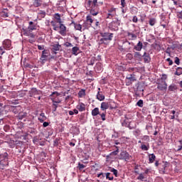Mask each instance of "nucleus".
Masks as SVG:
<instances>
[{
  "mask_svg": "<svg viewBox=\"0 0 182 182\" xmlns=\"http://www.w3.org/2000/svg\"><path fill=\"white\" fill-rule=\"evenodd\" d=\"M91 114L93 117H96V116H97V114H100V112L99 111V108L95 107V109H93L92 110Z\"/></svg>",
  "mask_w": 182,
  "mask_h": 182,
  "instance_id": "obj_29",
  "label": "nucleus"
},
{
  "mask_svg": "<svg viewBox=\"0 0 182 182\" xmlns=\"http://www.w3.org/2000/svg\"><path fill=\"white\" fill-rule=\"evenodd\" d=\"M132 159V156L129 154V152L126 151H123L119 154V160H124L125 161H129Z\"/></svg>",
  "mask_w": 182,
  "mask_h": 182,
  "instance_id": "obj_6",
  "label": "nucleus"
},
{
  "mask_svg": "<svg viewBox=\"0 0 182 182\" xmlns=\"http://www.w3.org/2000/svg\"><path fill=\"white\" fill-rule=\"evenodd\" d=\"M41 117H38V120L40 122V123H43V122L45 120H46L47 117L46 116H45V113L42 112L41 114H40Z\"/></svg>",
  "mask_w": 182,
  "mask_h": 182,
  "instance_id": "obj_32",
  "label": "nucleus"
},
{
  "mask_svg": "<svg viewBox=\"0 0 182 182\" xmlns=\"http://www.w3.org/2000/svg\"><path fill=\"white\" fill-rule=\"evenodd\" d=\"M100 35L102 38H104V39H109V41H113V36H114V34L113 33H109V32H104L100 33Z\"/></svg>",
  "mask_w": 182,
  "mask_h": 182,
  "instance_id": "obj_9",
  "label": "nucleus"
},
{
  "mask_svg": "<svg viewBox=\"0 0 182 182\" xmlns=\"http://www.w3.org/2000/svg\"><path fill=\"white\" fill-rule=\"evenodd\" d=\"M127 36L129 37V41H134L137 39V35L133 33L127 32Z\"/></svg>",
  "mask_w": 182,
  "mask_h": 182,
  "instance_id": "obj_24",
  "label": "nucleus"
},
{
  "mask_svg": "<svg viewBox=\"0 0 182 182\" xmlns=\"http://www.w3.org/2000/svg\"><path fill=\"white\" fill-rule=\"evenodd\" d=\"M119 26H120V20L119 19L112 21L108 24V28L110 29V31H119Z\"/></svg>",
  "mask_w": 182,
  "mask_h": 182,
  "instance_id": "obj_3",
  "label": "nucleus"
},
{
  "mask_svg": "<svg viewBox=\"0 0 182 182\" xmlns=\"http://www.w3.org/2000/svg\"><path fill=\"white\" fill-rule=\"evenodd\" d=\"M157 23V19L156 18H149V24L150 26H154Z\"/></svg>",
  "mask_w": 182,
  "mask_h": 182,
  "instance_id": "obj_28",
  "label": "nucleus"
},
{
  "mask_svg": "<svg viewBox=\"0 0 182 182\" xmlns=\"http://www.w3.org/2000/svg\"><path fill=\"white\" fill-rule=\"evenodd\" d=\"M52 50L56 55V52L60 50L61 46L59 43L51 45Z\"/></svg>",
  "mask_w": 182,
  "mask_h": 182,
  "instance_id": "obj_17",
  "label": "nucleus"
},
{
  "mask_svg": "<svg viewBox=\"0 0 182 182\" xmlns=\"http://www.w3.org/2000/svg\"><path fill=\"white\" fill-rule=\"evenodd\" d=\"M33 143H34V144H38V143H39V138L38 136H34L33 139Z\"/></svg>",
  "mask_w": 182,
  "mask_h": 182,
  "instance_id": "obj_43",
  "label": "nucleus"
},
{
  "mask_svg": "<svg viewBox=\"0 0 182 182\" xmlns=\"http://www.w3.org/2000/svg\"><path fill=\"white\" fill-rule=\"evenodd\" d=\"M48 126H49V122H45L43 123V127H48Z\"/></svg>",
  "mask_w": 182,
  "mask_h": 182,
  "instance_id": "obj_60",
  "label": "nucleus"
},
{
  "mask_svg": "<svg viewBox=\"0 0 182 182\" xmlns=\"http://www.w3.org/2000/svg\"><path fill=\"white\" fill-rule=\"evenodd\" d=\"M59 29H60V35H62V36H65V35H66V26L65 25H63V23H59Z\"/></svg>",
  "mask_w": 182,
  "mask_h": 182,
  "instance_id": "obj_12",
  "label": "nucleus"
},
{
  "mask_svg": "<svg viewBox=\"0 0 182 182\" xmlns=\"http://www.w3.org/2000/svg\"><path fill=\"white\" fill-rule=\"evenodd\" d=\"M85 167H86V166L83 165V164L78 163V166H77V168H78V170H80V171H82V170H83Z\"/></svg>",
  "mask_w": 182,
  "mask_h": 182,
  "instance_id": "obj_37",
  "label": "nucleus"
},
{
  "mask_svg": "<svg viewBox=\"0 0 182 182\" xmlns=\"http://www.w3.org/2000/svg\"><path fill=\"white\" fill-rule=\"evenodd\" d=\"M175 75L176 76H180V75H182V68L181 67H178L176 68V71L175 72Z\"/></svg>",
  "mask_w": 182,
  "mask_h": 182,
  "instance_id": "obj_35",
  "label": "nucleus"
},
{
  "mask_svg": "<svg viewBox=\"0 0 182 182\" xmlns=\"http://www.w3.org/2000/svg\"><path fill=\"white\" fill-rule=\"evenodd\" d=\"M4 131L6 132V130H9V126L6 125L4 126Z\"/></svg>",
  "mask_w": 182,
  "mask_h": 182,
  "instance_id": "obj_62",
  "label": "nucleus"
},
{
  "mask_svg": "<svg viewBox=\"0 0 182 182\" xmlns=\"http://www.w3.org/2000/svg\"><path fill=\"white\" fill-rule=\"evenodd\" d=\"M134 58L136 60H141V58H143V56L141 55V54L139 52H135L134 54Z\"/></svg>",
  "mask_w": 182,
  "mask_h": 182,
  "instance_id": "obj_30",
  "label": "nucleus"
},
{
  "mask_svg": "<svg viewBox=\"0 0 182 182\" xmlns=\"http://www.w3.org/2000/svg\"><path fill=\"white\" fill-rule=\"evenodd\" d=\"M134 49H135V50H137L138 52H140V50L143 49V43H141V41H139L136 46L134 47Z\"/></svg>",
  "mask_w": 182,
  "mask_h": 182,
  "instance_id": "obj_23",
  "label": "nucleus"
},
{
  "mask_svg": "<svg viewBox=\"0 0 182 182\" xmlns=\"http://www.w3.org/2000/svg\"><path fill=\"white\" fill-rule=\"evenodd\" d=\"M9 12L8 11L7 9H4L1 11H0V16L2 18H8Z\"/></svg>",
  "mask_w": 182,
  "mask_h": 182,
  "instance_id": "obj_20",
  "label": "nucleus"
},
{
  "mask_svg": "<svg viewBox=\"0 0 182 182\" xmlns=\"http://www.w3.org/2000/svg\"><path fill=\"white\" fill-rule=\"evenodd\" d=\"M139 2H141V4H142V5H144V4H146V2H147L146 0H138Z\"/></svg>",
  "mask_w": 182,
  "mask_h": 182,
  "instance_id": "obj_61",
  "label": "nucleus"
},
{
  "mask_svg": "<svg viewBox=\"0 0 182 182\" xmlns=\"http://www.w3.org/2000/svg\"><path fill=\"white\" fill-rule=\"evenodd\" d=\"M36 29H38V23L33 21H29L28 28H23L24 36H29L33 39L35 38V34L32 33V32H33V31H36Z\"/></svg>",
  "mask_w": 182,
  "mask_h": 182,
  "instance_id": "obj_1",
  "label": "nucleus"
},
{
  "mask_svg": "<svg viewBox=\"0 0 182 182\" xmlns=\"http://www.w3.org/2000/svg\"><path fill=\"white\" fill-rule=\"evenodd\" d=\"M43 2V0H34L33 6H35V8H39V6L42 5Z\"/></svg>",
  "mask_w": 182,
  "mask_h": 182,
  "instance_id": "obj_26",
  "label": "nucleus"
},
{
  "mask_svg": "<svg viewBox=\"0 0 182 182\" xmlns=\"http://www.w3.org/2000/svg\"><path fill=\"white\" fill-rule=\"evenodd\" d=\"M169 92H174V90H177V85H171L168 87Z\"/></svg>",
  "mask_w": 182,
  "mask_h": 182,
  "instance_id": "obj_36",
  "label": "nucleus"
},
{
  "mask_svg": "<svg viewBox=\"0 0 182 182\" xmlns=\"http://www.w3.org/2000/svg\"><path fill=\"white\" fill-rule=\"evenodd\" d=\"M166 61L168 62L169 66H171V65H173V60H171V58H167Z\"/></svg>",
  "mask_w": 182,
  "mask_h": 182,
  "instance_id": "obj_55",
  "label": "nucleus"
},
{
  "mask_svg": "<svg viewBox=\"0 0 182 182\" xmlns=\"http://www.w3.org/2000/svg\"><path fill=\"white\" fill-rule=\"evenodd\" d=\"M116 147V151H114L110 153L109 156H112V154H114V156H117V154H119V146H114Z\"/></svg>",
  "mask_w": 182,
  "mask_h": 182,
  "instance_id": "obj_40",
  "label": "nucleus"
},
{
  "mask_svg": "<svg viewBox=\"0 0 182 182\" xmlns=\"http://www.w3.org/2000/svg\"><path fill=\"white\" fill-rule=\"evenodd\" d=\"M64 46L66 47V48H72L73 46V45H72V43H69V42H66Z\"/></svg>",
  "mask_w": 182,
  "mask_h": 182,
  "instance_id": "obj_51",
  "label": "nucleus"
},
{
  "mask_svg": "<svg viewBox=\"0 0 182 182\" xmlns=\"http://www.w3.org/2000/svg\"><path fill=\"white\" fill-rule=\"evenodd\" d=\"M121 5H122V8H124V6H126V0H121Z\"/></svg>",
  "mask_w": 182,
  "mask_h": 182,
  "instance_id": "obj_57",
  "label": "nucleus"
},
{
  "mask_svg": "<svg viewBox=\"0 0 182 182\" xmlns=\"http://www.w3.org/2000/svg\"><path fill=\"white\" fill-rule=\"evenodd\" d=\"M133 82H136V76L134 74H129L127 75L125 79L126 86H130Z\"/></svg>",
  "mask_w": 182,
  "mask_h": 182,
  "instance_id": "obj_5",
  "label": "nucleus"
},
{
  "mask_svg": "<svg viewBox=\"0 0 182 182\" xmlns=\"http://www.w3.org/2000/svg\"><path fill=\"white\" fill-rule=\"evenodd\" d=\"M157 87L159 90H167V82L161 81V83H158Z\"/></svg>",
  "mask_w": 182,
  "mask_h": 182,
  "instance_id": "obj_16",
  "label": "nucleus"
},
{
  "mask_svg": "<svg viewBox=\"0 0 182 182\" xmlns=\"http://www.w3.org/2000/svg\"><path fill=\"white\" fill-rule=\"evenodd\" d=\"M144 63H150L151 58H150V54L149 53L144 52L142 55Z\"/></svg>",
  "mask_w": 182,
  "mask_h": 182,
  "instance_id": "obj_14",
  "label": "nucleus"
},
{
  "mask_svg": "<svg viewBox=\"0 0 182 182\" xmlns=\"http://www.w3.org/2000/svg\"><path fill=\"white\" fill-rule=\"evenodd\" d=\"M111 173H113L114 176H115V177H117V169H114V168H112L110 171Z\"/></svg>",
  "mask_w": 182,
  "mask_h": 182,
  "instance_id": "obj_44",
  "label": "nucleus"
},
{
  "mask_svg": "<svg viewBox=\"0 0 182 182\" xmlns=\"http://www.w3.org/2000/svg\"><path fill=\"white\" fill-rule=\"evenodd\" d=\"M127 57L128 59H129V60H132V59H133V54H132V53H128V54L127 55Z\"/></svg>",
  "mask_w": 182,
  "mask_h": 182,
  "instance_id": "obj_56",
  "label": "nucleus"
},
{
  "mask_svg": "<svg viewBox=\"0 0 182 182\" xmlns=\"http://www.w3.org/2000/svg\"><path fill=\"white\" fill-rule=\"evenodd\" d=\"M141 140H143L144 141H150V136H149L148 135H144V136H142Z\"/></svg>",
  "mask_w": 182,
  "mask_h": 182,
  "instance_id": "obj_41",
  "label": "nucleus"
},
{
  "mask_svg": "<svg viewBox=\"0 0 182 182\" xmlns=\"http://www.w3.org/2000/svg\"><path fill=\"white\" fill-rule=\"evenodd\" d=\"M85 6L87 11H90V9L97 6V0H85Z\"/></svg>",
  "mask_w": 182,
  "mask_h": 182,
  "instance_id": "obj_4",
  "label": "nucleus"
},
{
  "mask_svg": "<svg viewBox=\"0 0 182 182\" xmlns=\"http://www.w3.org/2000/svg\"><path fill=\"white\" fill-rule=\"evenodd\" d=\"M95 69L97 73H100L101 72H103V66L100 63H97L96 64Z\"/></svg>",
  "mask_w": 182,
  "mask_h": 182,
  "instance_id": "obj_18",
  "label": "nucleus"
},
{
  "mask_svg": "<svg viewBox=\"0 0 182 182\" xmlns=\"http://www.w3.org/2000/svg\"><path fill=\"white\" fill-rule=\"evenodd\" d=\"M114 109L115 107H112L111 104H109V102H103L101 103L100 109L102 110V112H106L107 109Z\"/></svg>",
  "mask_w": 182,
  "mask_h": 182,
  "instance_id": "obj_8",
  "label": "nucleus"
},
{
  "mask_svg": "<svg viewBox=\"0 0 182 182\" xmlns=\"http://www.w3.org/2000/svg\"><path fill=\"white\" fill-rule=\"evenodd\" d=\"M5 53V48L3 46H0V55Z\"/></svg>",
  "mask_w": 182,
  "mask_h": 182,
  "instance_id": "obj_52",
  "label": "nucleus"
},
{
  "mask_svg": "<svg viewBox=\"0 0 182 182\" xmlns=\"http://www.w3.org/2000/svg\"><path fill=\"white\" fill-rule=\"evenodd\" d=\"M137 180H141V181H143V180H144V173H139Z\"/></svg>",
  "mask_w": 182,
  "mask_h": 182,
  "instance_id": "obj_45",
  "label": "nucleus"
},
{
  "mask_svg": "<svg viewBox=\"0 0 182 182\" xmlns=\"http://www.w3.org/2000/svg\"><path fill=\"white\" fill-rule=\"evenodd\" d=\"M38 15H41V18H45V16H46V12H45V11L40 10Z\"/></svg>",
  "mask_w": 182,
  "mask_h": 182,
  "instance_id": "obj_42",
  "label": "nucleus"
},
{
  "mask_svg": "<svg viewBox=\"0 0 182 182\" xmlns=\"http://www.w3.org/2000/svg\"><path fill=\"white\" fill-rule=\"evenodd\" d=\"M146 129L149 132V130H151V129H153V127L151 125H146Z\"/></svg>",
  "mask_w": 182,
  "mask_h": 182,
  "instance_id": "obj_58",
  "label": "nucleus"
},
{
  "mask_svg": "<svg viewBox=\"0 0 182 182\" xmlns=\"http://www.w3.org/2000/svg\"><path fill=\"white\" fill-rule=\"evenodd\" d=\"M106 178L109 181H112L113 180V176H110V173L108 172L106 173Z\"/></svg>",
  "mask_w": 182,
  "mask_h": 182,
  "instance_id": "obj_47",
  "label": "nucleus"
},
{
  "mask_svg": "<svg viewBox=\"0 0 182 182\" xmlns=\"http://www.w3.org/2000/svg\"><path fill=\"white\" fill-rule=\"evenodd\" d=\"M84 96H86V90L81 89L78 92V97H84Z\"/></svg>",
  "mask_w": 182,
  "mask_h": 182,
  "instance_id": "obj_31",
  "label": "nucleus"
},
{
  "mask_svg": "<svg viewBox=\"0 0 182 182\" xmlns=\"http://www.w3.org/2000/svg\"><path fill=\"white\" fill-rule=\"evenodd\" d=\"M53 18L55 20L52 21L50 23L53 28V30L58 31V29H59V26H58L57 23H62V18H60V14L56 13L54 14Z\"/></svg>",
  "mask_w": 182,
  "mask_h": 182,
  "instance_id": "obj_2",
  "label": "nucleus"
},
{
  "mask_svg": "<svg viewBox=\"0 0 182 182\" xmlns=\"http://www.w3.org/2000/svg\"><path fill=\"white\" fill-rule=\"evenodd\" d=\"M98 92L97 94V99L100 100V102H103L105 100V95L100 92V88H98Z\"/></svg>",
  "mask_w": 182,
  "mask_h": 182,
  "instance_id": "obj_19",
  "label": "nucleus"
},
{
  "mask_svg": "<svg viewBox=\"0 0 182 182\" xmlns=\"http://www.w3.org/2000/svg\"><path fill=\"white\" fill-rule=\"evenodd\" d=\"M112 42L110 38H104L103 37L98 41L100 45H109Z\"/></svg>",
  "mask_w": 182,
  "mask_h": 182,
  "instance_id": "obj_15",
  "label": "nucleus"
},
{
  "mask_svg": "<svg viewBox=\"0 0 182 182\" xmlns=\"http://www.w3.org/2000/svg\"><path fill=\"white\" fill-rule=\"evenodd\" d=\"M95 60H96V58L92 57V58H91L90 65H91L92 66H93V65H95Z\"/></svg>",
  "mask_w": 182,
  "mask_h": 182,
  "instance_id": "obj_54",
  "label": "nucleus"
},
{
  "mask_svg": "<svg viewBox=\"0 0 182 182\" xmlns=\"http://www.w3.org/2000/svg\"><path fill=\"white\" fill-rule=\"evenodd\" d=\"M86 22H88L90 25L95 22V20L92 18V16L88 15L86 16Z\"/></svg>",
  "mask_w": 182,
  "mask_h": 182,
  "instance_id": "obj_34",
  "label": "nucleus"
},
{
  "mask_svg": "<svg viewBox=\"0 0 182 182\" xmlns=\"http://www.w3.org/2000/svg\"><path fill=\"white\" fill-rule=\"evenodd\" d=\"M100 116L101 117L102 121L105 122V120H106V111H105L102 114H100Z\"/></svg>",
  "mask_w": 182,
  "mask_h": 182,
  "instance_id": "obj_39",
  "label": "nucleus"
},
{
  "mask_svg": "<svg viewBox=\"0 0 182 182\" xmlns=\"http://www.w3.org/2000/svg\"><path fill=\"white\" fill-rule=\"evenodd\" d=\"M38 50H43V46H38Z\"/></svg>",
  "mask_w": 182,
  "mask_h": 182,
  "instance_id": "obj_63",
  "label": "nucleus"
},
{
  "mask_svg": "<svg viewBox=\"0 0 182 182\" xmlns=\"http://www.w3.org/2000/svg\"><path fill=\"white\" fill-rule=\"evenodd\" d=\"M114 16H116V8L111 7L108 9L107 19H112Z\"/></svg>",
  "mask_w": 182,
  "mask_h": 182,
  "instance_id": "obj_7",
  "label": "nucleus"
},
{
  "mask_svg": "<svg viewBox=\"0 0 182 182\" xmlns=\"http://www.w3.org/2000/svg\"><path fill=\"white\" fill-rule=\"evenodd\" d=\"M136 105H138L139 107H143V100H139L136 102Z\"/></svg>",
  "mask_w": 182,
  "mask_h": 182,
  "instance_id": "obj_46",
  "label": "nucleus"
},
{
  "mask_svg": "<svg viewBox=\"0 0 182 182\" xmlns=\"http://www.w3.org/2000/svg\"><path fill=\"white\" fill-rule=\"evenodd\" d=\"M161 80H162V82H166V80H167V75L166 74L162 75V77H161Z\"/></svg>",
  "mask_w": 182,
  "mask_h": 182,
  "instance_id": "obj_49",
  "label": "nucleus"
},
{
  "mask_svg": "<svg viewBox=\"0 0 182 182\" xmlns=\"http://www.w3.org/2000/svg\"><path fill=\"white\" fill-rule=\"evenodd\" d=\"M178 18L182 21V11L178 13Z\"/></svg>",
  "mask_w": 182,
  "mask_h": 182,
  "instance_id": "obj_59",
  "label": "nucleus"
},
{
  "mask_svg": "<svg viewBox=\"0 0 182 182\" xmlns=\"http://www.w3.org/2000/svg\"><path fill=\"white\" fill-rule=\"evenodd\" d=\"M49 56V50H44L42 51V55L41 57V60L42 62H46V58Z\"/></svg>",
  "mask_w": 182,
  "mask_h": 182,
  "instance_id": "obj_13",
  "label": "nucleus"
},
{
  "mask_svg": "<svg viewBox=\"0 0 182 182\" xmlns=\"http://www.w3.org/2000/svg\"><path fill=\"white\" fill-rule=\"evenodd\" d=\"M174 63L178 65H180V58H178V57H176Z\"/></svg>",
  "mask_w": 182,
  "mask_h": 182,
  "instance_id": "obj_53",
  "label": "nucleus"
},
{
  "mask_svg": "<svg viewBox=\"0 0 182 182\" xmlns=\"http://www.w3.org/2000/svg\"><path fill=\"white\" fill-rule=\"evenodd\" d=\"M77 52H79V47L75 46V47H73V48H72V54H73V55H75V56H77V55H78V53H77Z\"/></svg>",
  "mask_w": 182,
  "mask_h": 182,
  "instance_id": "obj_33",
  "label": "nucleus"
},
{
  "mask_svg": "<svg viewBox=\"0 0 182 182\" xmlns=\"http://www.w3.org/2000/svg\"><path fill=\"white\" fill-rule=\"evenodd\" d=\"M94 29H100V22L97 20H95V24L94 26Z\"/></svg>",
  "mask_w": 182,
  "mask_h": 182,
  "instance_id": "obj_38",
  "label": "nucleus"
},
{
  "mask_svg": "<svg viewBox=\"0 0 182 182\" xmlns=\"http://www.w3.org/2000/svg\"><path fill=\"white\" fill-rule=\"evenodd\" d=\"M149 161L151 164L154 163V161H156V155H154V154H149Z\"/></svg>",
  "mask_w": 182,
  "mask_h": 182,
  "instance_id": "obj_27",
  "label": "nucleus"
},
{
  "mask_svg": "<svg viewBox=\"0 0 182 182\" xmlns=\"http://www.w3.org/2000/svg\"><path fill=\"white\" fill-rule=\"evenodd\" d=\"M77 109L79 112H85L86 110V106L83 103H80V105H77Z\"/></svg>",
  "mask_w": 182,
  "mask_h": 182,
  "instance_id": "obj_25",
  "label": "nucleus"
},
{
  "mask_svg": "<svg viewBox=\"0 0 182 182\" xmlns=\"http://www.w3.org/2000/svg\"><path fill=\"white\" fill-rule=\"evenodd\" d=\"M90 14L92 15V16H96L99 14V10L97 9V6L95 8L90 9Z\"/></svg>",
  "mask_w": 182,
  "mask_h": 182,
  "instance_id": "obj_22",
  "label": "nucleus"
},
{
  "mask_svg": "<svg viewBox=\"0 0 182 182\" xmlns=\"http://www.w3.org/2000/svg\"><path fill=\"white\" fill-rule=\"evenodd\" d=\"M132 22H134V23H137V22H139V18L136 16H133Z\"/></svg>",
  "mask_w": 182,
  "mask_h": 182,
  "instance_id": "obj_50",
  "label": "nucleus"
},
{
  "mask_svg": "<svg viewBox=\"0 0 182 182\" xmlns=\"http://www.w3.org/2000/svg\"><path fill=\"white\" fill-rule=\"evenodd\" d=\"M141 150H144V151H147V150H149V148L147 147V146H146V144H142L141 146Z\"/></svg>",
  "mask_w": 182,
  "mask_h": 182,
  "instance_id": "obj_48",
  "label": "nucleus"
},
{
  "mask_svg": "<svg viewBox=\"0 0 182 182\" xmlns=\"http://www.w3.org/2000/svg\"><path fill=\"white\" fill-rule=\"evenodd\" d=\"M11 46H12V43L11 42V40L6 39L3 41V47L6 50H11Z\"/></svg>",
  "mask_w": 182,
  "mask_h": 182,
  "instance_id": "obj_10",
  "label": "nucleus"
},
{
  "mask_svg": "<svg viewBox=\"0 0 182 182\" xmlns=\"http://www.w3.org/2000/svg\"><path fill=\"white\" fill-rule=\"evenodd\" d=\"M70 25H74V28L76 31H80V32H82V25H80V23H75L73 21Z\"/></svg>",
  "mask_w": 182,
  "mask_h": 182,
  "instance_id": "obj_21",
  "label": "nucleus"
},
{
  "mask_svg": "<svg viewBox=\"0 0 182 182\" xmlns=\"http://www.w3.org/2000/svg\"><path fill=\"white\" fill-rule=\"evenodd\" d=\"M59 95L60 94H59V92H58L57 91L52 92V94L50 95V97H51V100L53 103H56V104L60 103L61 102L60 100H56V99L55 98V95L58 97L59 96Z\"/></svg>",
  "mask_w": 182,
  "mask_h": 182,
  "instance_id": "obj_11",
  "label": "nucleus"
},
{
  "mask_svg": "<svg viewBox=\"0 0 182 182\" xmlns=\"http://www.w3.org/2000/svg\"><path fill=\"white\" fill-rule=\"evenodd\" d=\"M28 42H29L30 43H33L35 42V39H29V40H28Z\"/></svg>",
  "mask_w": 182,
  "mask_h": 182,
  "instance_id": "obj_64",
  "label": "nucleus"
}]
</instances>
